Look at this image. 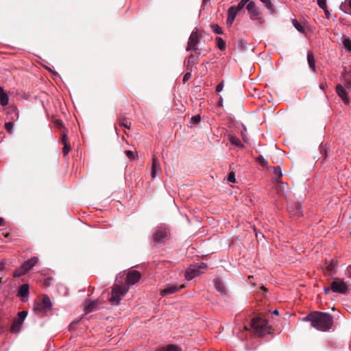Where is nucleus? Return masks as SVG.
<instances>
[{
	"label": "nucleus",
	"instance_id": "obj_14",
	"mask_svg": "<svg viewBox=\"0 0 351 351\" xmlns=\"http://www.w3.org/2000/svg\"><path fill=\"white\" fill-rule=\"evenodd\" d=\"M213 282H214L215 288L221 295H226L227 293L226 286L221 279H219V278L215 279Z\"/></svg>",
	"mask_w": 351,
	"mask_h": 351
},
{
	"label": "nucleus",
	"instance_id": "obj_10",
	"mask_svg": "<svg viewBox=\"0 0 351 351\" xmlns=\"http://www.w3.org/2000/svg\"><path fill=\"white\" fill-rule=\"evenodd\" d=\"M184 287V285H182L180 287H178L176 285H168L166 286L165 289L160 291V295L164 296L167 295H170L172 293H174L179 291L180 289Z\"/></svg>",
	"mask_w": 351,
	"mask_h": 351
},
{
	"label": "nucleus",
	"instance_id": "obj_41",
	"mask_svg": "<svg viewBox=\"0 0 351 351\" xmlns=\"http://www.w3.org/2000/svg\"><path fill=\"white\" fill-rule=\"evenodd\" d=\"M62 135H61V137H60V140H61V142L62 144L65 143H69L68 142V138H67V136H66V134L64 130H62Z\"/></svg>",
	"mask_w": 351,
	"mask_h": 351
},
{
	"label": "nucleus",
	"instance_id": "obj_38",
	"mask_svg": "<svg viewBox=\"0 0 351 351\" xmlns=\"http://www.w3.org/2000/svg\"><path fill=\"white\" fill-rule=\"evenodd\" d=\"M247 3H248L247 2L246 0H241V1L238 3L237 6H235V8L237 9V10L240 11Z\"/></svg>",
	"mask_w": 351,
	"mask_h": 351
},
{
	"label": "nucleus",
	"instance_id": "obj_45",
	"mask_svg": "<svg viewBox=\"0 0 351 351\" xmlns=\"http://www.w3.org/2000/svg\"><path fill=\"white\" fill-rule=\"evenodd\" d=\"M12 128L13 124L11 122L5 123V128L8 132H10L12 131Z\"/></svg>",
	"mask_w": 351,
	"mask_h": 351
},
{
	"label": "nucleus",
	"instance_id": "obj_49",
	"mask_svg": "<svg viewBox=\"0 0 351 351\" xmlns=\"http://www.w3.org/2000/svg\"><path fill=\"white\" fill-rule=\"evenodd\" d=\"M223 87V83L221 82V83L219 84L217 86V87H216V90H217V92H220V91H221V90H222Z\"/></svg>",
	"mask_w": 351,
	"mask_h": 351
},
{
	"label": "nucleus",
	"instance_id": "obj_37",
	"mask_svg": "<svg viewBox=\"0 0 351 351\" xmlns=\"http://www.w3.org/2000/svg\"><path fill=\"white\" fill-rule=\"evenodd\" d=\"M64 147L62 149V152L64 156L67 155L69 151L71 150V146L69 145V143H65L63 144Z\"/></svg>",
	"mask_w": 351,
	"mask_h": 351
},
{
	"label": "nucleus",
	"instance_id": "obj_1",
	"mask_svg": "<svg viewBox=\"0 0 351 351\" xmlns=\"http://www.w3.org/2000/svg\"><path fill=\"white\" fill-rule=\"evenodd\" d=\"M303 319L311 322L313 327L324 332L328 330L333 324V317L330 314L317 311L311 313Z\"/></svg>",
	"mask_w": 351,
	"mask_h": 351
},
{
	"label": "nucleus",
	"instance_id": "obj_13",
	"mask_svg": "<svg viewBox=\"0 0 351 351\" xmlns=\"http://www.w3.org/2000/svg\"><path fill=\"white\" fill-rule=\"evenodd\" d=\"M238 12H239V10H237V9L235 8V6H231L228 10V18H227V24L228 25H231L233 23Z\"/></svg>",
	"mask_w": 351,
	"mask_h": 351
},
{
	"label": "nucleus",
	"instance_id": "obj_18",
	"mask_svg": "<svg viewBox=\"0 0 351 351\" xmlns=\"http://www.w3.org/2000/svg\"><path fill=\"white\" fill-rule=\"evenodd\" d=\"M23 322L18 319H14L10 328V332L12 333H18L21 330Z\"/></svg>",
	"mask_w": 351,
	"mask_h": 351
},
{
	"label": "nucleus",
	"instance_id": "obj_29",
	"mask_svg": "<svg viewBox=\"0 0 351 351\" xmlns=\"http://www.w3.org/2000/svg\"><path fill=\"white\" fill-rule=\"evenodd\" d=\"M256 160L263 167H266L267 165V161L262 156L257 157Z\"/></svg>",
	"mask_w": 351,
	"mask_h": 351
},
{
	"label": "nucleus",
	"instance_id": "obj_32",
	"mask_svg": "<svg viewBox=\"0 0 351 351\" xmlns=\"http://www.w3.org/2000/svg\"><path fill=\"white\" fill-rule=\"evenodd\" d=\"M27 315V312L25 311H22L18 313V317L16 319L23 322Z\"/></svg>",
	"mask_w": 351,
	"mask_h": 351
},
{
	"label": "nucleus",
	"instance_id": "obj_36",
	"mask_svg": "<svg viewBox=\"0 0 351 351\" xmlns=\"http://www.w3.org/2000/svg\"><path fill=\"white\" fill-rule=\"evenodd\" d=\"M263 3H264L265 6L269 10H273V5L271 3L270 0H260Z\"/></svg>",
	"mask_w": 351,
	"mask_h": 351
},
{
	"label": "nucleus",
	"instance_id": "obj_57",
	"mask_svg": "<svg viewBox=\"0 0 351 351\" xmlns=\"http://www.w3.org/2000/svg\"><path fill=\"white\" fill-rule=\"evenodd\" d=\"M319 87H320V88H321V89L324 90V89L325 88V84H321L319 85Z\"/></svg>",
	"mask_w": 351,
	"mask_h": 351
},
{
	"label": "nucleus",
	"instance_id": "obj_2",
	"mask_svg": "<svg viewBox=\"0 0 351 351\" xmlns=\"http://www.w3.org/2000/svg\"><path fill=\"white\" fill-rule=\"evenodd\" d=\"M250 327L254 330L255 334L259 336H264L270 333V327L267 321L260 317L253 318L251 320Z\"/></svg>",
	"mask_w": 351,
	"mask_h": 351
},
{
	"label": "nucleus",
	"instance_id": "obj_28",
	"mask_svg": "<svg viewBox=\"0 0 351 351\" xmlns=\"http://www.w3.org/2000/svg\"><path fill=\"white\" fill-rule=\"evenodd\" d=\"M343 44L346 50L351 51V40L349 38H344Z\"/></svg>",
	"mask_w": 351,
	"mask_h": 351
},
{
	"label": "nucleus",
	"instance_id": "obj_53",
	"mask_svg": "<svg viewBox=\"0 0 351 351\" xmlns=\"http://www.w3.org/2000/svg\"><path fill=\"white\" fill-rule=\"evenodd\" d=\"M348 75H349L348 72L345 69L344 72L342 73V77L344 79V76L349 77Z\"/></svg>",
	"mask_w": 351,
	"mask_h": 351
},
{
	"label": "nucleus",
	"instance_id": "obj_48",
	"mask_svg": "<svg viewBox=\"0 0 351 351\" xmlns=\"http://www.w3.org/2000/svg\"><path fill=\"white\" fill-rule=\"evenodd\" d=\"M321 153L325 159L328 157L327 150L325 148L321 147Z\"/></svg>",
	"mask_w": 351,
	"mask_h": 351
},
{
	"label": "nucleus",
	"instance_id": "obj_7",
	"mask_svg": "<svg viewBox=\"0 0 351 351\" xmlns=\"http://www.w3.org/2000/svg\"><path fill=\"white\" fill-rule=\"evenodd\" d=\"M169 237V232L165 228H160L153 235L154 242L157 244L165 243Z\"/></svg>",
	"mask_w": 351,
	"mask_h": 351
},
{
	"label": "nucleus",
	"instance_id": "obj_50",
	"mask_svg": "<svg viewBox=\"0 0 351 351\" xmlns=\"http://www.w3.org/2000/svg\"><path fill=\"white\" fill-rule=\"evenodd\" d=\"M323 10H324V13H325V14L326 16V18L329 19L330 16V14L328 10V8L326 7V8H324Z\"/></svg>",
	"mask_w": 351,
	"mask_h": 351
},
{
	"label": "nucleus",
	"instance_id": "obj_64",
	"mask_svg": "<svg viewBox=\"0 0 351 351\" xmlns=\"http://www.w3.org/2000/svg\"><path fill=\"white\" fill-rule=\"evenodd\" d=\"M262 289L264 290L265 291H266V289L264 287H262Z\"/></svg>",
	"mask_w": 351,
	"mask_h": 351
},
{
	"label": "nucleus",
	"instance_id": "obj_46",
	"mask_svg": "<svg viewBox=\"0 0 351 351\" xmlns=\"http://www.w3.org/2000/svg\"><path fill=\"white\" fill-rule=\"evenodd\" d=\"M191 77V72H187L185 73V75L183 77V82L185 83L187 82Z\"/></svg>",
	"mask_w": 351,
	"mask_h": 351
},
{
	"label": "nucleus",
	"instance_id": "obj_34",
	"mask_svg": "<svg viewBox=\"0 0 351 351\" xmlns=\"http://www.w3.org/2000/svg\"><path fill=\"white\" fill-rule=\"evenodd\" d=\"M167 351H181V348L178 346L170 344L167 346Z\"/></svg>",
	"mask_w": 351,
	"mask_h": 351
},
{
	"label": "nucleus",
	"instance_id": "obj_44",
	"mask_svg": "<svg viewBox=\"0 0 351 351\" xmlns=\"http://www.w3.org/2000/svg\"><path fill=\"white\" fill-rule=\"evenodd\" d=\"M318 5L320 8L324 9L327 7L326 5V0H317Z\"/></svg>",
	"mask_w": 351,
	"mask_h": 351
},
{
	"label": "nucleus",
	"instance_id": "obj_12",
	"mask_svg": "<svg viewBox=\"0 0 351 351\" xmlns=\"http://www.w3.org/2000/svg\"><path fill=\"white\" fill-rule=\"evenodd\" d=\"M197 43V30H195L192 32L189 39L188 45L186 47V50L189 51L191 49L195 50L196 47L195 45Z\"/></svg>",
	"mask_w": 351,
	"mask_h": 351
},
{
	"label": "nucleus",
	"instance_id": "obj_23",
	"mask_svg": "<svg viewBox=\"0 0 351 351\" xmlns=\"http://www.w3.org/2000/svg\"><path fill=\"white\" fill-rule=\"evenodd\" d=\"M118 123L120 126H123L127 129H130L131 126V123L128 121L125 117H120L118 119Z\"/></svg>",
	"mask_w": 351,
	"mask_h": 351
},
{
	"label": "nucleus",
	"instance_id": "obj_17",
	"mask_svg": "<svg viewBox=\"0 0 351 351\" xmlns=\"http://www.w3.org/2000/svg\"><path fill=\"white\" fill-rule=\"evenodd\" d=\"M197 266L193 265V266H191L189 268H188L186 270L185 277L188 280H189L193 279L194 277H195L197 276Z\"/></svg>",
	"mask_w": 351,
	"mask_h": 351
},
{
	"label": "nucleus",
	"instance_id": "obj_47",
	"mask_svg": "<svg viewBox=\"0 0 351 351\" xmlns=\"http://www.w3.org/2000/svg\"><path fill=\"white\" fill-rule=\"evenodd\" d=\"M6 325L0 321V335L4 332Z\"/></svg>",
	"mask_w": 351,
	"mask_h": 351
},
{
	"label": "nucleus",
	"instance_id": "obj_52",
	"mask_svg": "<svg viewBox=\"0 0 351 351\" xmlns=\"http://www.w3.org/2000/svg\"><path fill=\"white\" fill-rule=\"evenodd\" d=\"M330 291H332L331 289H330V287H325L324 289V291L325 294H328Z\"/></svg>",
	"mask_w": 351,
	"mask_h": 351
},
{
	"label": "nucleus",
	"instance_id": "obj_4",
	"mask_svg": "<svg viewBox=\"0 0 351 351\" xmlns=\"http://www.w3.org/2000/svg\"><path fill=\"white\" fill-rule=\"evenodd\" d=\"M128 289L121 285L114 286L109 301L114 304H118L121 298L125 295Z\"/></svg>",
	"mask_w": 351,
	"mask_h": 351
},
{
	"label": "nucleus",
	"instance_id": "obj_20",
	"mask_svg": "<svg viewBox=\"0 0 351 351\" xmlns=\"http://www.w3.org/2000/svg\"><path fill=\"white\" fill-rule=\"evenodd\" d=\"M160 167L159 162L156 160L155 158H153L152 159V177L154 178L156 176V173L158 171H160Z\"/></svg>",
	"mask_w": 351,
	"mask_h": 351
},
{
	"label": "nucleus",
	"instance_id": "obj_30",
	"mask_svg": "<svg viewBox=\"0 0 351 351\" xmlns=\"http://www.w3.org/2000/svg\"><path fill=\"white\" fill-rule=\"evenodd\" d=\"M54 125L57 128H58L61 131H62V130L64 129V123L60 119H56L54 121Z\"/></svg>",
	"mask_w": 351,
	"mask_h": 351
},
{
	"label": "nucleus",
	"instance_id": "obj_27",
	"mask_svg": "<svg viewBox=\"0 0 351 351\" xmlns=\"http://www.w3.org/2000/svg\"><path fill=\"white\" fill-rule=\"evenodd\" d=\"M292 23H293V25H294V27L300 32H302V33H304V27L300 23H299L296 19H293L292 21Z\"/></svg>",
	"mask_w": 351,
	"mask_h": 351
},
{
	"label": "nucleus",
	"instance_id": "obj_31",
	"mask_svg": "<svg viewBox=\"0 0 351 351\" xmlns=\"http://www.w3.org/2000/svg\"><path fill=\"white\" fill-rule=\"evenodd\" d=\"M195 64V58L193 54H191L189 57L187 69L189 70V66H193Z\"/></svg>",
	"mask_w": 351,
	"mask_h": 351
},
{
	"label": "nucleus",
	"instance_id": "obj_42",
	"mask_svg": "<svg viewBox=\"0 0 351 351\" xmlns=\"http://www.w3.org/2000/svg\"><path fill=\"white\" fill-rule=\"evenodd\" d=\"M125 155L130 159L134 160L136 157V155L133 151L127 150L125 152Z\"/></svg>",
	"mask_w": 351,
	"mask_h": 351
},
{
	"label": "nucleus",
	"instance_id": "obj_9",
	"mask_svg": "<svg viewBox=\"0 0 351 351\" xmlns=\"http://www.w3.org/2000/svg\"><path fill=\"white\" fill-rule=\"evenodd\" d=\"M246 9L248 11L251 19L259 18L260 12L258 11V8L254 1H250L246 5Z\"/></svg>",
	"mask_w": 351,
	"mask_h": 351
},
{
	"label": "nucleus",
	"instance_id": "obj_25",
	"mask_svg": "<svg viewBox=\"0 0 351 351\" xmlns=\"http://www.w3.org/2000/svg\"><path fill=\"white\" fill-rule=\"evenodd\" d=\"M274 169V175L276 177V180L278 182H280L279 179L282 176L281 168L280 166H276L273 167Z\"/></svg>",
	"mask_w": 351,
	"mask_h": 351
},
{
	"label": "nucleus",
	"instance_id": "obj_43",
	"mask_svg": "<svg viewBox=\"0 0 351 351\" xmlns=\"http://www.w3.org/2000/svg\"><path fill=\"white\" fill-rule=\"evenodd\" d=\"M213 31L218 34H223L222 29L218 25H213Z\"/></svg>",
	"mask_w": 351,
	"mask_h": 351
},
{
	"label": "nucleus",
	"instance_id": "obj_11",
	"mask_svg": "<svg viewBox=\"0 0 351 351\" xmlns=\"http://www.w3.org/2000/svg\"><path fill=\"white\" fill-rule=\"evenodd\" d=\"M336 93L346 105H348L350 104V99L347 96V92L341 84L337 85Z\"/></svg>",
	"mask_w": 351,
	"mask_h": 351
},
{
	"label": "nucleus",
	"instance_id": "obj_55",
	"mask_svg": "<svg viewBox=\"0 0 351 351\" xmlns=\"http://www.w3.org/2000/svg\"><path fill=\"white\" fill-rule=\"evenodd\" d=\"M5 225V221L3 218L0 217V226Z\"/></svg>",
	"mask_w": 351,
	"mask_h": 351
},
{
	"label": "nucleus",
	"instance_id": "obj_21",
	"mask_svg": "<svg viewBox=\"0 0 351 351\" xmlns=\"http://www.w3.org/2000/svg\"><path fill=\"white\" fill-rule=\"evenodd\" d=\"M307 60L311 69L315 71V60L312 51H308L307 53Z\"/></svg>",
	"mask_w": 351,
	"mask_h": 351
},
{
	"label": "nucleus",
	"instance_id": "obj_39",
	"mask_svg": "<svg viewBox=\"0 0 351 351\" xmlns=\"http://www.w3.org/2000/svg\"><path fill=\"white\" fill-rule=\"evenodd\" d=\"M343 81H344L346 87L348 88H351V77L344 76Z\"/></svg>",
	"mask_w": 351,
	"mask_h": 351
},
{
	"label": "nucleus",
	"instance_id": "obj_5",
	"mask_svg": "<svg viewBox=\"0 0 351 351\" xmlns=\"http://www.w3.org/2000/svg\"><path fill=\"white\" fill-rule=\"evenodd\" d=\"M38 261V257H33L25 261L21 267L14 273V277H21L30 270Z\"/></svg>",
	"mask_w": 351,
	"mask_h": 351
},
{
	"label": "nucleus",
	"instance_id": "obj_16",
	"mask_svg": "<svg viewBox=\"0 0 351 351\" xmlns=\"http://www.w3.org/2000/svg\"><path fill=\"white\" fill-rule=\"evenodd\" d=\"M288 210L293 215H302V206L299 203L291 204L288 206Z\"/></svg>",
	"mask_w": 351,
	"mask_h": 351
},
{
	"label": "nucleus",
	"instance_id": "obj_59",
	"mask_svg": "<svg viewBox=\"0 0 351 351\" xmlns=\"http://www.w3.org/2000/svg\"><path fill=\"white\" fill-rule=\"evenodd\" d=\"M45 285L46 286H47V287H48V286H49L50 283H49V280H45Z\"/></svg>",
	"mask_w": 351,
	"mask_h": 351
},
{
	"label": "nucleus",
	"instance_id": "obj_60",
	"mask_svg": "<svg viewBox=\"0 0 351 351\" xmlns=\"http://www.w3.org/2000/svg\"><path fill=\"white\" fill-rule=\"evenodd\" d=\"M210 0H203L202 1V4L203 5H205L206 3H207L208 2H209Z\"/></svg>",
	"mask_w": 351,
	"mask_h": 351
},
{
	"label": "nucleus",
	"instance_id": "obj_54",
	"mask_svg": "<svg viewBox=\"0 0 351 351\" xmlns=\"http://www.w3.org/2000/svg\"><path fill=\"white\" fill-rule=\"evenodd\" d=\"M156 351H167V347H162L160 348H158Z\"/></svg>",
	"mask_w": 351,
	"mask_h": 351
},
{
	"label": "nucleus",
	"instance_id": "obj_40",
	"mask_svg": "<svg viewBox=\"0 0 351 351\" xmlns=\"http://www.w3.org/2000/svg\"><path fill=\"white\" fill-rule=\"evenodd\" d=\"M228 180L230 182L234 183L236 182L235 174L233 171H231L228 173Z\"/></svg>",
	"mask_w": 351,
	"mask_h": 351
},
{
	"label": "nucleus",
	"instance_id": "obj_61",
	"mask_svg": "<svg viewBox=\"0 0 351 351\" xmlns=\"http://www.w3.org/2000/svg\"><path fill=\"white\" fill-rule=\"evenodd\" d=\"M348 5L351 8V0H349L348 1Z\"/></svg>",
	"mask_w": 351,
	"mask_h": 351
},
{
	"label": "nucleus",
	"instance_id": "obj_26",
	"mask_svg": "<svg viewBox=\"0 0 351 351\" xmlns=\"http://www.w3.org/2000/svg\"><path fill=\"white\" fill-rule=\"evenodd\" d=\"M216 43L220 50L223 51L226 49V42L221 37L216 38Z\"/></svg>",
	"mask_w": 351,
	"mask_h": 351
},
{
	"label": "nucleus",
	"instance_id": "obj_51",
	"mask_svg": "<svg viewBox=\"0 0 351 351\" xmlns=\"http://www.w3.org/2000/svg\"><path fill=\"white\" fill-rule=\"evenodd\" d=\"M191 121L194 124H197V115L193 116L191 118Z\"/></svg>",
	"mask_w": 351,
	"mask_h": 351
},
{
	"label": "nucleus",
	"instance_id": "obj_22",
	"mask_svg": "<svg viewBox=\"0 0 351 351\" xmlns=\"http://www.w3.org/2000/svg\"><path fill=\"white\" fill-rule=\"evenodd\" d=\"M29 293V285L23 284L19 287L18 295L21 297H27Z\"/></svg>",
	"mask_w": 351,
	"mask_h": 351
},
{
	"label": "nucleus",
	"instance_id": "obj_35",
	"mask_svg": "<svg viewBox=\"0 0 351 351\" xmlns=\"http://www.w3.org/2000/svg\"><path fill=\"white\" fill-rule=\"evenodd\" d=\"M208 269L207 264L204 263H199V275L204 273V271Z\"/></svg>",
	"mask_w": 351,
	"mask_h": 351
},
{
	"label": "nucleus",
	"instance_id": "obj_15",
	"mask_svg": "<svg viewBox=\"0 0 351 351\" xmlns=\"http://www.w3.org/2000/svg\"><path fill=\"white\" fill-rule=\"evenodd\" d=\"M326 268L328 272H329V276L332 275L336 271V268L337 266V261L335 259H332L330 262H328L326 261Z\"/></svg>",
	"mask_w": 351,
	"mask_h": 351
},
{
	"label": "nucleus",
	"instance_id": "obj_19",
	"mask_svg": "<svg viewBox=\"0 0 351 351\" xmlns=\"http://www.w3.org/2000/svg\"><path fill=\"white\" fill-rule=\"evenodd\" d=\"M9 97L8 94L5 92L3 87L0 86V104L3 106L8 104Z\"/></svg>",
	"mask_w": 351,
	"mask_h": 351
},
{
	"label": "nucleus",
	"instance_id": "obj_24",
	"mask_svg": "<svg viewBox=\"0 0 351 351\" xmlns=\"http://www.w3.org/2000/svg\"><path fill=\"white\" fill-rule=\"evenodd\" d=\"M98 302L97 301L89 302L85 306V311L86 313H90L95 309Z\"/></svg>",
	"mask_w": 351,
	"mask_h": 351
},
{
	"label": "nucleus",
	"instance_id": "obj_56",
	"mask_svg": "<svg viewBox=\"0 0 351 351\" xmlns=\"http://www.w3.org/2000/svg\"><path fill=\"white\" fill-rule=\"evenodd\" d=\"M74 324H75V323H74V322H73V323H71V324L69 325V330H73V329L74 328Z\"/></svg>",
	"mask_w": 351,
	"mask_h": 351
},
{
	"label": "nucleus",
	"instance_id": "obj_6",
	"mask_svg": "<svg viewBox=\"0 0 351 351\" xmlns=\"http://www.w3.org/2000/svg\"><path fill=\"white\" fill-rule=\"evenodd\" d=\"M330 289L333 292L340 294H346L348 290L347 284L340 278H335L331 282Z\"/></svg>",
	"mask_w": 351,
	"mask_h": 351
},
{
	"label": "nucleus",
	"instance_id": "obj_33",
	"mask_svg": "<svg viewBox=\"0 0 351 351\" xmlns=\"http://www.w3.org/2000/svg\"><path fill=\"white\" fill-rule=\"evenodd\" d=\"M230 141L231 143H232L233 145H235L237 146H241V145L240 140L237 137H236V136H231L230 137Z\"/></svg>",
	"mask_w": 351,
	"mask_h": 351
},
{
	"label": "nucleus",
	"instance_id": "obj_63",
	"mask_svg": "<svg viewBox=\"0 0 351 351\" xmlns=\"http://www.w3.org/2000/svg\"><path fill=\"white\" fill-rule=\"evenodd\" d=\"M244 329H245V330H249V328H248L247 326H245Z\"/></svg>",
	"mask_w": 351,
	"mask_h": 351
},
{
	"label": "nucleus",
	"instance_id": "obj_3",
	"mask_svg": "<svg viewBox=\"0 0 351 351\" xmlns=\"http://www.w3.org/2000/svg\"><path fill=\"white\" fill-rule=\"evenodd\" d=\"M52 304L49 297L44 295L42 299L36 300L34 303V312L40 315H45L51 309Z\"/></svg>",
	"mask_w": 351,
	"mask_h": 351
},
{
	"label": "nucleus",
	"instance_id": "obj_8",
	"mask_svg": "<svg viewBox=\"0 0 351 351\" xmlns=\"http://www.w3.org/2000/svg\"><path fill=\"white\" fill-rule=\"evenodd\" d=\"M141 277V274L139 271L133 270L129 271L127 274L126 282L129 285H134L137 282Z\"/></svg>",
	"mask_w": 351,
	"mask_h": 351
},
{
	"label": "nucleus",
	"instance_id": "obj_62",
	"mask_svg": "<svg viewBox=\"0 0 351 351\" xmlns=\"http://www.w3.org/2000/svg\"><path fill=\"white\" fill-rule=\"evenodd\" d=\"M3 265L0 264V271H1L3 269Z\"/></svg>",
	"mask_w": 351,
	"mask_h": 351
},
{
	"label": "nucleus",
	"instance_id": "obj_58",
	"mask_svg": "<svg viewBox=\"0 0 351 351\" xmlns=\"http://www.w3.org/2000/svg\"><path fill=\"white\" fill-rule=\"evenodd\" d=\"M272 313H273V314H274V315H278L279 314V313H278V310H274V311L272 312Z\"/></svg>",
	"mask_w": 351,
	"mask_h": 351
}]
</instances>
